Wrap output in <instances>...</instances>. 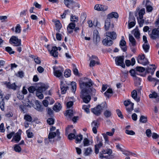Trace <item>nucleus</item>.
Returning a JSON list of instances; mask_svg holds the SVG:
<instances>
[{
  "instance_id": "nucleus-1",
  "label": "nucleus",
  "mask_w": 159,
  "mask_h": 159,
  "mask_svg": "<svg viewBox=\"0 0 159 159\" xmlns=\"http://www.w3.org/2000/svg\"><path fill=\"white\" fill-rule=\"evenodd\" d=\"M85 81L80 83V87L81 89L80 97L83 100V102L85 103H88L91 99L90 96L89 95L90 92L88 89L91 87L93 84L92 80L89 79L85 80Z\"/></svg>"
},
{
  "instance_id": "nucleus-2",
  "label": "nucleus",
  "mask_w": 159,
  "mask_h": 159,
  "mask_svg": "<svg viewBox=\"0 0 159 159\" xmlns=\"http://www.w3.org/2000/svg\"><path fill=\"white\" fill-rule=\"evenodd\" d=\"M107 37L102 41V43L106 46H110L113 43L111 39H115L116 37V34L114 31L107 32L105 34Z\"/></svg>"
},
{
  "instance_id": "nucleus-3",
  "label": "nucleus",
  "mask_w": 159,
  "mask_h": 159,
  "mask_svg": "<svg viewBox=\"0 0 159 159\" xmlns=\"http://www.w3.org/2000/svg\"><path fill=\"white\" fill-rule=\"evenodd\" d=\"M112 151L111 149H103L99 153V158L101 159L103 158L112 159L114 158V156L112 154Z\"/></svg>"
},
{
  "instance_id": "nucleus-4",
  "label": "nucleus",
  "mask_w": 159,
  "mask_h": 159,
  "mask_svg": "<svg viewBox=\"0 0 159 159\" xmlns=\"http://www.w3.org/2000/svg\"><path fill=\"white\" fill-rule=\"evenodd\" d=\"M48 89V86L46 85H43L39 87L36 91V96L39 99H43V96L42 93L43 91H45Z\"/></svg>"
},
{
  "instance_id": "nucleus-5",
  "label": "nucleus",
  "mask_w": 159,
  "mask_h": 159,
  "mask_svg": "<svg viewBox=\"0 0 159 159\" xmlns=\"http://www.w3.org/2000/svg\"><path fill=\"white\" fill-rule=\"evenodd\" d=\"M124 56L117 57L115 59L116 64L117 65L120 66L123 68H125V66L124 62Z\"/></svg>"
},
{
  "instance_id": "nucleus-6",
  "label": "nucleus",
  "mask_w": 159,
  "mask_h": 159,
  "mask_svg": "<svg viewBox=\"0 0 159 159\" xmlns=\"http://www.w3.org/2000/svg\"><path fill=\"white\" fill-rule=\"evenodd\" d=\"M9 42L11 44H14V46H19L21 45V40L16 36H12L10 39Z\"/></svg>"
},
{
  "instance_id": "nucleus-7",
  "label": "nucleus",
  "mask_w": 159,
  "mask_h": 159,
  "mask_svg": "<svg viewBox=\"0 0 159 159\" xmlns=\"http://www.w3.org/2000/svg\"><path fill=\"white\" fill-rule=\"evenodd\" d=\"M137 61L139 63L144 65H146L148 63L147 59L145 58L144 54L139 55L138 57Z\"/></svg>"
},
{
  "instance_id": "nucleus-8",
  "label": "nucleus",
  "mask_w": 159,
  "mask_h": 159,
  "mask_svg": "<svg viewBox=\"0 0 159 159\" xmlns=\"http://www.w3.org/2000/svg\"><path fill=\"white\" fill-rule=\"evenodd\" d=\"M124 104L126 107V110L129 112H131L133 110L134 103H132L129 100L124 101Z\"/></svg>"
},
{
  "instance_id": "nucleus-9",
  "label": "nucleus",
  "mask_w": 159,
  "mask_h": 159,
  "mask_svg": "<svg viewBox=\"0 0 159 159\" xmlns=\"http://www.w3.org/2000/svg\"><path fill=\"white\" fill-rule=\"evenodd\" d=\"M60 133L59 132L58 130L57 129L56 130V132H50L49 133L48 135V137L50 139V142H53V139L55 137L57 136L58 137V139H59Z\"/></svg>"
},
{
  "instance_id": "nucleus-10",
  "label": "nucleus",
  "mask_w": 159,
  "mask_h": 159,
  "mask_svg": "<svg viewBox=\"0 0 159 159\" xmlns=\"http://www.w3.org/2000/svg\"><path fill=\"white\" fill-rule=\"evenodd\" d=\"M94 9L95 10L98 11H105L108 9V7L104 5L97 4L94 6Z\"/></svg>"
},
{
  "instance_id": "nucleus-11",
  "label": "nucleus",
  "mask_w": 159,
  "mask_h": 159,
  "mask_svg": "<svg viewBox=\"0 0 159 159\" xmlns=\"http://www.w3.org/2000/svg\"><path fill=\"white\" fill-rule=\"evenodd\" d=\"M63 71V68L62 67H59L57 70H54V75L56 77L59 78L62 75Z\"/></svg>"
},
{
  "instance_id": "nucleus-12",
  "label": "nucleus",
  "mask_w": 159,
  "mask_h": 159,
  "mask_svg": "<svg viewBox=\"0 0 159 159\" xmlns=\"http://www.w3.org/2000/svg\"><path fill=\"white\" fill-rule=\"evenodd\" d=\"M159 35V26L157 29L153 30L152 34H150L151 38L152 39H156Z\"/></svg>"
},
{
  "instance_id": "nucleus-13",
  "label": "nucleus",
  "mask_w": 159,
  "mask_h": 159,
  "mask_svg": "<svg viewBox=\"0 0 159 159\" xmlns=\"http://www.w3.org/2000/svg\"><path fill=\"white\" fill-rule=\"evenodd\" d=\"M102 110L101 106L98 105L96 107L92 109V111L95 115L98 116L101 114Z\"/></svg>"
},
{
  "instance_id": "nucleus-14",
  "label": "nucleus",
  "mask_w": 159,
  "mask_h": 159,
  "mask_svg": "<svg viewBox=\"0 0 159 159\" xmlns=\"http://www.w3.org/2000/svg\"><path fill=\"white\" fill-rule=\"evenodd\" d=\"M64 2L65 5L69 8H74L75 1L73 0H64Z\"/></svg>"
},
{
  "instance_id": "nucleus-15",
  "label": "nucleus",
  "mask_w": 159,
  "mask_h": 159,
  "mask_svg": "<svg viewBox=\"0 0 159 159\" xmlns=\"http://www.w3.org/2000/svg\"><path fill=\"white\" fill-rule=\"evenodd\" d=\"M4 84L8 88L14 90H16L18 87V86L16 85L15 83L11 84L10 82H5Z\"/></svg>"
},
{
  "instance_id": "nucleus-16",
  "label": "nucleus",
  "mask_w": 159,
  "mask_h": 159,
  "mask_svg": "<svg viewBox=\"0 0 159 159\" xmlns=\"http://www.w3.org/2000/svg\"><path fill=\"white\" fill-rule=\"evenodd\" d=\"M129 45L130 47H134L136 46V43L134 37L130 34H129Z\"/></svg>"
},
{
  "instance_id": "nucleus-17",
  "label": "nucleus",
  "mask_w": 159,
  "mask_h": 159,
  "mask_svg": "<svg viewBox=\"0 0 159 159\" xmlns=\"http://www.w3.org/2000/svg\"><path fill=\"white\" fill-rule=\"evenodd\" d=\"M57 50V48L56 47H52L51 50L50 51V54L52 56L55 57H58Z\"/></svg>"
},
{
  "instance_id": "nucleus-18",
  "label": "nucleus",
  "mask_w": 159,
  "mask_h": 159,
  "mask_svg": "<svg viewBox=\"0 0 159 159\" xmlns=\"http://www.w3.org/2000/svg\"><path fill=\"white\" fill-rule=\"evenodd\" d=\"M60 86V88L61 89V94H64L66 93L67 90L68 89L69 87L67 86H65V85L63 84V82L61 81Z\"/></svg>"
},
{
  "instance_id": "nucleus-19",
  "label": "nucleus",
  "mask_w": 159,
  "mask_h": 159,
  "mask_svg": "<svg viewBox=\"0 0 159 159\" xmlns=\"http://www.w3.org/2000/svg\"><path fill=\"white\" fill-rule=\"evenodd\" d=\"M129 20L128 22L129 28H130L134 26L135 25L134 22V18L133 16H129Z\"/></svg>"
},
{
  "instance_id": "nucleus-20",
  "label": "nucleus",
  "mask_w": 159,
  "mask_h": 159,
  "mask_svg": "<svg viewBox=\"0 0 159 159\" xmlns=\"http://www.w3.org/2000/svg\"><path fill=\"white\" fill-rule=\"evenodd\" d=\"M103 145L102 142L101 141H99L98 144L95 145V152L96 154H97L99 152V149L101 148Z\"/></svg>"
},
{
  "instance_id": "nucleus-21",
  "label": "nucleus",
  "mask_w": 159,
  "mask_h": 159,
  "mask_svg": "<svg viewBox=\"0 0 159 159\" xmlns=\"http://www.w3.org/2000/svg\"><path fill=\"white\" fill-rule=\"evenodd\" d=\"M65 116L67 117L68 119H71L72 117L73 116V111L72 110H67L66 111V113L65 114Z\"/></svg>"
},
{
  "instance_id": "nucleus-22",
  "label": "nucleus",
  "mask_w": 159,
  "mask_h": 159,
  "mask_svg": "<svg viewBox=\"0 0 159 159\" xmlns=\"http://www.w3.org/2000/svg\"><path fill=\"white\" fill-rule=\"evenodd\" d=\"M126 42L125 40H122L120 42V45L121 46V48L122 50L124 52L125 51L127 50V48L125 47Z\"/></svg>"
},
{
  "instance_id": "nucleus-23",
  "label": "nucleus",
  "mask_w": 159,
  "mask_h": 159,
  "mask_svg": "<svg viewBox=\"0 0 159 159\" xmlns=\"http://www.w3.org/2000/svg\"><path fill=\"white\" fill-rule=\"evenodd\" d=\"M114 17L117 18L118 17V13L115 12H112L109 14L107 16V18H109L110 20L111 18Z\"/></svg>"
},
{
  "instance_id": "nucleus-24",
  "label": "nucleus",
  "mask_w": 159,
  "mask_h": 159,
  "mask_svg": "<svg viewBox=\"0 0 159 159\" xmlns=\"http://www.w3.org/2000/svg\"><path fill=\"white\" fill-rule=\"evenodd\" d=\"M92 151L93 150L90 147L88 148L84 149V154L85 156H89L91 153Z\"/></svg>"
},
{
  "instance_id": "nucleus-25",
  "label": "nucleus",
  "mask_w": 159,
  "mask_h": 159,
  "mask_svg": "<svg viewBox=\"0 0 159 159\" xmlns=\"http://www.w3.org/2000/svg\"><path fill=\"white\" fill-rule=\"evenodd\" d=\"M150 2L148 0H146V6L147 11L148 12L151 11L152 10V7L150 5Z\"/></svg>"
},
{
  "instance_id": "nucleus-26",
  "label": "nucleus",
  "mask_w": 159,
  "mask_h": 159,
  "mask_svg": "<svg viewBox=\"0 0 159 159\" xmlns=\"http://www.w3.org/2000/svg\"><path fill=\"white\" fill-rule=\"evenodd\" d=\"M61 109V104L59 103H57L54 106L53 109V110L57 112L60 111Z\"/></svg>"
},
{
  "instance_id": "nucleus-27",
  "label": "nucleus",
  "mask_w": 159,
  "mask_h": 159,
  "mask_svg": "<svg viewBox=\"0 0 159 159\" xmlns=\"http://www.w3.org/2000/svg\"><path fill=\"white\" fill-rule=\"evenodd\" d=\"M55 23L56 27V29L57 31L59 32V30L62 27L61 24L59 20H57L55 21Z\"/></svg>"
},
{
  "instance_id": "nucleus-28",
  "label": "nucleus",
  "mask_w": 159,
  "mask_h": 159,
  "mask_svg": "<svg viewBox=\"0 0 159 159\" xmlns=\"http://www.w3.org/2000/svg\"><path fill=\"white\" fill-rule=\"evenodd\" d=\"M111 20L109 18H107L106 20L105 24V28L106 30H109L110 26Z\"/></svg>"
},
{
  "instance_id": "nucleus-29",
  "label": "nucleus",
  "mask_w": 159,
  "mask_h": 159,
  "mask_svg": "<svg viewBox=\"0 0 159 159\" xmlns=\"http://www.w3.org/2000/svg\"><path fill=\"white\" fill-rule=\"evenodd\" d=\"M5 102L3 97L0 98V107L2 110L3 111L4 109Z\"/></svg>"
},
{
  "instance_id": "nucleus-30",
  "label": "nucleus",
  "mask_w": 159,
  "mask_h": 159,
  "mask_svg": "<svg viewBox=\"0 0 159 159\" xmlns=\"http://www.w3.org/2000/svg\"><path fill=\"white\" fill-rule=\"evenodd\" d=\"M131 95L133 98L137 102L139 101V99L137 98V92L136 91L134 90L131 93Z\"/></svg>"
},
{
  "instance_id": "nucleus-31",
  "label": "nucleus",
  "mask_w": 159,
  "mask_h": 159,
  "mask_svg": "<svg viewBox=\"0 0 159 159\" xmlns=\"http://www.w3.org/2000/svg\"><path fill=\"white\" fill-rule=\"evenodd\" d=\"M24 119L26 122H31L32 120V117L28 114L25 115L24 116Z\"/></svg>"
},
{
  "instance_id": "nucleus-32",
  "label": "nucleus",
  "mask_w": 159,
  "mask_h": 159,
  "mask_svg": "<svg viewBox=\"0 0 159 159\" xmlns=\"http://www.w3.org/2000/svg\"><path fill=\"white\" fill-rule=\"evenodd\" d=\"M79 20V18L78 16H75L73 15L72 14L71 15L70 17V21L75 23L77 22Z\"/></svg>"
},
{
  "instance_id": "nucleus-33",
  "label": "nucleus",
  "mask_w": 159,
  "mask_h": 159,
  "mask_svg": "<svg viewBox=\"0 0 159 159\" xmlns=\"http://www.w3.org/2000/svg\"><path fill=\"white\" fill-rule=\"evenodd\" d=\"M93 38L96 39L97 41H99L100 39L99 35L98 34V31H94L93 34Z\"/></svg>"
},
{
  "instance_id": "nucleus-34",
  "label": "nucleus",
  "mask_w": 159,
  "mask_h": 159,
  "mask_svg": "<svg viewBox=\"0 0 159 159\" xmlns=\"http://www.w3.org/2000/svg\"><path fill=\"white\" fill-rule=\"evenodd\" d=\"M35 108L38 111L40 112L42 111L43 110V108L38 103H36V106L35 107Z\"/></svg>"
},
{
  "instance_id": "nucleus-35",
  "label": "nucleus",
  "mask_w": 159,
  "mask_h": 159,
  "mask_svg": "<svg viewBox=\"0 0 159 159\" xmlns=\"http://www.w3.org/2000/svg\"><path fill=\"white\" fill-rule=\"evenodd\" d=\"M20 135L18 134L17 133L13 138L11 141H12L13 140H14L16 142H18L20 140Z\"/></svg>"
},
{
  "instance_id": "nucleus-36",
  "label": "nucleus",
  "mask_w": 159,
  "mask_h": 159,
  "mask_svg": "<svg viewBox=\"0 0 159 159\" xmlns=\"http://www.w3.org/2000/svg\"><path fill=\"white\" fill-rule=\"evenodd\" d=\"M71 85L72 92L75 93L76 89V83L75 82H72L71 83Z\"/></svg>"
},
{
  "instance_id": "nucleus-37",
  "label": "nucleus",
  "mask_w": 159,
  "mask_h": 159,
  "mask_svg": "<svg viewBox=\"0 0 159 159\" xmlns=\"http://www.w3.org/2000/svg\"><path fill=\"white\" fill-rule=\"evenodd\" d=\"M90 60V62L89 64V66L91 67L94 66L96 64H97L98 65L99 64V62L98 61L94 60L93 59H91V60Z\"/></svg>"
},
{
  "instance_id": "nucleus-38",
  "label": "nucleus",
  "mask_w": 159,
  "mask_h": 159,
  "mask_svg": "<svg viewBox=\"0 0 159 159\" xmlns=\"http://www.w3.org/2000/svg\"><path fill=\"white\" fill-rule=\"evenodd\" d=\"M145 13V10L144 8H142L139 11V18L142 19L143 16Z\"/></svg>"
},
{
  "instance_id": "nucleus-39",
  "label": "nucleus",
  "mask_w": 159,
  "mask_h": 159,
  "mask_svg": "<svg viewBox=\"0 0 159 159\" xmlns=\"http://www.w3.org/2000/svg\"><path fill=\"white\" fill-rule=\"evenodd\" d=\"M75 139L76 143H80L83 139V136L81 134H79L77 135Z\"/></svg>"
},
{
  "instance_id": "nucleus-40",
  "label": "nucleus",
  "mask_w": 159,
  "mask_h": 159,
  "mask_svg": "<svg viewBox=\"0 0 159 159\" xmlns=\"http://www.w3.org/2000/svg\"><path fill=\"white\" fill-rule=\"evenodd\" d=\"M134 35L135 38L137 39H139L140 38V34L139 31L137 30H134Z\"/></svg>"
},
{
  "instance_id": "nucleus-41",
  "label": "nucleus",
  "mask_w": 159,
  "mask_h": 159,
  "mask_svg": "<svg viewBox=\"0 0 159 159\" xmlns=\"http://www.w3.org/2000/svg\"><path fill=\"white\" fill-rule=\"evenodd\" d=\"M71 71L69 69H67L65 70L64 72V75L66 77H68L70 76Z\"/></svg>"
},
{
  "instance_id": "nucleus-42",
  "label": "nucleus",
  "mask_w": 159,
  "mask_h": 159,
  "mask_svg": "<svg viewBox=\"0 0 159 159\" xmlns=\"http://www.w3.org/2000/svg\"><path fill=\"white\" fill-rule=\"evenodd\" d=\"M112 93V89H108L107 91L104 93V95L106 96L109 98L110 96V93Z\"/></svg>"
},
{
  "instance_id": "nucleus-43",
  "label": "nucleus",
  "mask_w": 159,
  "mask_h": 159,
  "mask_svg": "<svg viewBox=\"0 0 159 159\" xmlns=\"http://www.w3.org/2000/svg\"><path fill=\"white\" fill-rule=\"evenodd\" d=\"M73 70L74 74L76 75H79V73L78 70L76 68V66L74 64H73Z\"/></svg>"
},
{
  "instance_id": "nucleus-44",
  "label": "nucleus",
  "mask_w": 159,
  "mask_h": 159,
  "mask_svg": "<svg viewBox=\"0 0 159 159\" xmlns=\"http://www.w3.org/2000/svg\"><path fill=\"white\" fill-rule=\"evenodd\" d=\"M14 150L16 152H20L21 151V148L19 145L15 144L14 145Z\"/></svg>"
},
{
  "instance_id": "nucleus-45",
  "label": "nucleus",
  "mask_w": 159,
  "mask_h": 159,
  "mask_svg": "<svg viewBox=\"0 0 159 159\" xmlns=\"http://www.w3.org/2000/svg\"><path fill=\"white\" fill-rule=\"evenodd\" d=\"M155 70V69L154 68H152L148 67L146 69V72L147 73H150L152 75L153 74Z\"/></svg>"
},
{
  "instance_id": "nucleus-46",
  "label": "nucleus",
  "mask_w": 159,
  "mask_h": 159,
  "mask_svg": "<svg viewBox=\"0 0 159 159\" xmlns=\"http://www.w3.org/2000/svg\"><path fill=\"white\" fill-rule=\"evenodd\" d=\"M146 43H145L143 44V48L145 51V52H148V50L149 48V44H146Z\"/></svg>"
},
{
  "instance_id": "nucleus-47",
  "label": "nucleus",
  "mask_w": 159,
  "mask_h": 159,
  "mask_svg": "<svg viewBox=\"0 0 159 159\" xmlns=\"http://www.w3.org/2000/svg\"><path fill=\"white\" fill-rule=\"evenodd\" d=\"M140 122L143 123H146L147 122V117L144 116H141L139 119Z\"/></svg>"
},
{
  "instance_id": "nucleus-48",
  "label": "nucleus",
  "mask_w": 159,
  "mask_h": 159,
  "mask_svg": "<svg viewBox=\"0 0 159 159\" xmlns=\"http://www.w3.org/2000/svg\"><path fill=\"white\" fill-rule=\"evenodd\" d=\"M21 26L20 24H17L15 28V32L16 33H20L21 31Z\"/></svg>"
},
{
  "instance_id": "nucleus-49",
  "label": "nucleus",
  "mask_w": 159,
  "mask_h": 159,
  "mask_svg": "<svg viewBox=\"0 0 159 159\" xmlns=\"http://www.w3.org/2000/svg\"><path fill=\"white\" fill-rule=\"evenodd\" d=\"M104 114L106 117H109L111 115V111L107 110L104 111Z\"/></svg>"
},
{
  "instance_id": "nucleus-50",
  "label": "nucleus",
  "mask_w": 159,
  "mask_h": 159,
  "mask_svg": "<svg viewBox=\"0 0 159 159\" xmlns=\"http://www.w3.org/2000/svg\"><path fill=\"white\" fill-rule=\"evenodd\" d=\"M133 78L135 82L137 84V85H140V84L141 80L138 77L136 76L133 77Z\"/></svg>"
},
{
  "instance_id": "nucleus-51",
  "label": "nucleus",
  "mask_w": 159,
  "mask_h": 159,
  "mask_svg": "<svg viewBox=\"0 0 159 159\" xmlns=\"http://www.w3.org/2000/svg\"><path fill=\"white\" fill-rule=\"evenodd\" d=\"M91 125L93 127L98 128L99 125L98 121V120H94L92 123Z\"/></svg>"
},
{
  "instance_id": "nucleus-52",
  "label": "nucleus",
  "mask_w": 159,
  "mask_h": 159,
  "mask_svg": "<svg viewBox=\"0 0 159 159\" xmlns=\"http://www.w3.org/2000/svg\"><path fill=\"white\" fill-rule=\"evenodd\" d=\"M84 146H87L89 145V141L87 138H85L83 141Z\"/></svg>"
},
{
  "instance_id": "nucleus-53",
  "label": "nucleus",
  "mask_w": 159,
  "mask_h": 159,
  "mask_svg": "<svg viewBox=\"0 0 159 159\" xmlns=\"http://www.w3.org/2000/svg\"><path fill=\"white\" fill-rule=\"evenodd\" d=\"M6 50L9 52L10 54H13L14 53V52L12 51V49L10 47H7L5 48Z\"/></svg>"
},
{
  "instance_id": "nucleus-54",
  "label": "nucleus",
  "mask_w": 159,
  "mask_h": 159,
  "mask_svg": "<svg viewBox=\"0 0 159 159\" xmlns=\"http://www.w3.org/2000/svg\"><path fill=\"white\" fill-rule=\"evenodd\" d=\"M136 70L141 72L144 71L145 70L144 68L141 66H137L136 67Z\"/></svg>"
},
{
  "instance_id": "nucleus-55",
  "label": "nucleus",
  "mask_w": 159,
  "mask_h": 159,
  "mask_svg": "<svg viewBox=\"0 0 159 159\" xmlns=\"http://www.w3.org/2000/svg\"><path fill=\"white\" fill-rule=\"evenodd\" d=\"M149 96L150 98H156L157 96V94L156 92H153L152 94H150Z\"/></svg>"
},
{
  "instance_id": "nucleus-56",
  "label": "nucleus",
  "mask_w": 159,
  "mask_h": 159,
  "mask_svg": "<svg viewBox=\"0 0 159 159\" xmlns=\"http://www.w3.org/2000/svg\"><path fill=\"white\" fill-rule=\"evenodd\" d=\"M26 133L28 138H32L33 137L34 135L33 133L30 132L29 130L26 131Z\"/></svg>"
},
{
  "instance_id": "nucleus-57",
  "label": "nucleus",
  "mask_w": 159,
  "mask_h": 159,
  "mask_svg": "<svg viewBox=\"0 0 159 159\" xmlns=\"http://www.w3.org/2000/svg\"><path fill=\"white\" fill-rule=\"evenodd\" d=\"M45 98L48 100L49 103L50 104H52L54 102V99L50 97H46Z\"/></svg>"
},
{
  "instance_id": "nucleus-58",
  "label": "nucleus",
  "mask_w": 159,
  "mask_h": 159,
  "mask_svg": "<svg viewBox=\"0 0 159 159\" xmlns=\"http://www.w3.org/2000/svg\"><path fill=\"white\" fill-rule=\"evenodd\" d=\"M75 135L74 133H70L68 135V139L70 140H72L73 139H75Z\"/></svg>"
},
{
  "instance_id": "nucleus-59",
  "label": "nucleus",
  "mask_w": 159,
  "mask_h": 159,
  "mask_svg": "<svg viewBox=\"0 0 159 159\" xmlns=\"http://www.w3.org/2000/svg\"><path fill=\"white\" fill-rule=\"evenodd\" d=\"M75 24L71 22L69 24L67 27L73 30L75 28Z\"/></svg>"
},
{
  "instance_id": "nucleus-60",
  "label": "nucleus",
  "mask_w": 159,
  "mask_h": 159,
  "mask_svg": "<svg viewBox=\"0 0 159 159\" xmlns=\"http://www.w3.org/2000/svg\"><path fill=\"white\" fill-rule=\"evenodd\" d=\"M125 133L130 135H133L135 134V133L133 130H129L127 129L126 130Z\"/></svg>"
},
{
  "instance_id": "nucleus-61",
  "label": "nucleus",
  "mask_w": 159,
  "mask_h": 159,
  "mask_svg": "<svg viewBox=\"0 0 159 159\" xmlns=\"http://www.w3.org/2000/svg\"><path fill=\"white\" fill-rule=\"evenodd\" d=\"M34 60L35 62L37 64H40L41 63V61L39 58L36 56L34 58Z\"/></svg>"
},
{
  "instance_id": "nucleus-62",
  "label": "nucleus",
  "mask_w": 159,
  "mask_h": 159,
  "mask_svg": "<svg viewBox=\"0 0 159 159\" xmlns=\"http://www.w3.org/2000/svg\"><path fill=\"white\" fill-rule=\"evenodd\" d=\"M82 109L87 113H89V108L87 106L84 105L82 107Z\"/></svg>"
},
{
  "instance_id": "nucleus-63",
  "label": "nucleus",
  "mask_w": 159,
  "mask_h": 159,
  "mask_svg": "<svg viewBox=\"0 0 159 159\" xmlns=\"http://www.w3.org/2000/svg\"><path fill=\"white\" fill-rule=\"evenodd\" d=\"M102 135L104 137V138L105 140V142L106 143H108L109 142L108 140V137L107 135L105 133L102 134Z\"/></svg>"
},
{
  "instance_id": "nucleus-64",
  "label": "nucleus",
  "mask_w": 159,
  "mask_h": 159,
  "mask_svg": "<svg viewBox=\"0 0 159 159\" xmlns=\"http://www.w3.org/2000/svg\"><path fill=\"white\" fill-rule=\"evenodd\" d=\"M47 122L49 125H52L53 124L54 121L52 118H49L48 119Z\"/></svg>"
}]
</instances>
